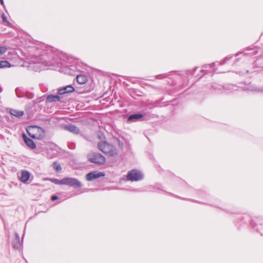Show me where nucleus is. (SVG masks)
<instances>
[{
	"label": "nucleus",
	"mask_w": 263,
	"mask_h": 263,
	"mask_svg": "<svg viewBox=\"0 0 263 263\" xmlns=\"http://www.w3.org/2000/svg\"><path fill=\"white\" fill-rule=\"evenodd\" d=\"M99 149L107 156L113 157L117 155V149L112 144L105 141H101L98 144Z\"/></svg>",
	"instance_id": "nucleus-1"
},
{
	"label": "nucleus",
	"mask_w": 263,
	"mask_h": 263,
	"mask_svg": "<svg viewBox=\"0 0 263 263\" xmlns=\"http://www.w3.org/2000/svg\"><path fill=\"white\" fill-rule=\"evenodd\" d=\"M27 132L29 136L34 139L42 140L45 137L44 130L37 126L29 127Z\"/></svg>",
	"instance_id": "nucleus-2"
},
{
	"label": "nucleus",
	"mask_w": 263,
	"mask_h": 263,
	"mask_svg": "<svg viewBox=\"0 0 263 263\" xmlns=\"http://www.w3.org/2000/svg\"><path fill=\"white\" fill-rule=\"evenodd\" d=\"M88 160L98 165H102L105 163L106 159L102 154L98 153H93L88 155Z\"/></svg>",
	"instance_id": "nucleus-3"
},
{
	"label": "nucleus",
	"mask_w": 263,
	"mask_h": 263,
	"mask_svg": "<svg viewBox=\"0 0 263 263\" xmlns=\"http://www.w3.org/2000/svg\"><path fill=\"white\" fill-rule=\"evenodd\" d=\"M127 179L132 181H137L142 179V174L138 170L129 171L126 176Z\"/></svg>",
	"instance_id": "nucleus-4"
},
{
	"label": "nucleus",
	"mask_w": 263,
	"mask_h": 263,
	"mask_svg": "<svg viewBox=\"0 0 263 263\" xmlns=\"http://www.w3.org/2000/svg\"><path fill=\"white\" fill-rule=\"evenodd\" d=\"M63 185L80 186L81 183L76 179L66 177L63 178Z\"/></svg>",
	"instance_id": "nucleus-5"
},
{
	"label": "nucleus",
	"mask_w": 263,
	"mask_h": 263,
	"mask_svg": "<svg viewBox=\"0 0 263 263\" xmlns=\"http://www.w3.org/2000/svg\"><path fill=\"white\" fill-rule=\"evenodd\" d=\"M105 174L102 172H93L87 174L86 179L88 181H92L100 177L104 176Z\"/></svg>",
	"instance_id": "nucleus-6"
},
{
	"label": "nucleus",
	"mask_w": 263,
	"mask_h": 263,
	"mask_svg": "<svg viewBox=\"0 0 263 263\" xmlns=\"http://www.w3.org/2000/svg\"><path fill=\"white\" fill-rule=\"evenodd\" d=\"M23 138L24 142L28 147H29L31 148H33V149L35 148L36 147V145H35V143H34V142L32 140H31L29 138H28L25 135V134H24L23 135Z\"/></svg>",
	"instance_id": "nucleus-7"
},
{
	"label": "nucleus",
	"mask_w": 263,
	"mask_h": 263,
	"mask_svg": "<svg viewBox=\"0 0 263 263\" xmlns=\"http://www.w3.org/2000/svg\"><path fill=\"white\" fill-rule=\"evenodd\" d=\"M30 176V173L27 171H23L21 173V177L20 178V180L22 182H27L28 179H29Z\"/></svg>",
	"instance_id": "nucleus-8"
},
{
	"label": "nucleus",
	"mask_w": 263,
	"mask_h": 263,
	"mask_svg": "<svg viewBox=\"0 0 263 263\" xmlns=\"http://www.w3.org/2000/svg\"><path fill=\"white\" fill-rule=\"evenodd\" d=\"M87 80V77L84 74H79L77 77V82L80 84H85Z\"/></svg>",
	"instance_id": "nucleus-9"
},
{
	"label": "nucleus",
	"mask_w": 263,
	"mask_h": 263,
	"mask_svg": "<svg viewBox=\"0 0 263 263\" xmlns=\"http://www.w3.org/2000/svg\"><path fill=\"white\" fill-rule=\"evenodd\" d=\"M74 90V89L73 87L71 86H67L66 87L63 88V89H61L59 90V92L60 94H64L65 93L72 92Z\"/></svg>",
	"instance_id": "nucleus-10"
},
{
	"label": "nucleus",
	"mask_w": 263,
	"mask_h": 263,
	"mask_svg": "<svg viewBox=\"0 0 263 263\" xmlns=\"http://www.w3.org/2000/svg\"><path fill=\"white\" fill-rule=\"evenodd\" d=\"M10 113L16 117H21L23 115L24 112L21 110H17L14 109H11L10 110Z\"/></svg>",
	"instance_id": "nucleus-11"
},
{
	"label": "nucleus",
	"mask_w": 263,
	"mask_h": 263,
	"mask_svg": "<svg viewBox=\"0 0 263 263\" xmlns=\"http://www.w3.org/2000/svg\"><path fill=\"white\" fill-rule=\"evenodd\" d=\"M67 129L74 134H78L79 133V128L74 125H69L67 127Z\"/></svg>",
	"instance_id": "nucleus-12"
},
{
	"label": "nucleus",
	"mask_w": 263,
	"mask_h": 263,
	"mask_svg": "<svg viewBox=\"0 0 263 263\" xmlns=\"http://www.w3.org/2000/svg\"><path fill=\"white\" fill-rule=\"evenodd\" d=\"M59 100L60 97L58 96H48L46 99V101L48 102L57 101Z\"/></svg>",
	"instance_id": "nucleus-13"
},
{
	"label": "nucleus",
	"mask_w": 263,
	"mask_h": 263,
	"mask_svg": "<svg viewBox=\"0 0 263 263\" xmlns=\"http://www.w3.org/2000/svg\"><path fill=\"white\" fill-rule=\"evenodd\" d=\"M11 66L10 63L7 61H0V68L10 67Z\"/></svg>",
	"instance_id": "nucleus-14"
},
{
	"label": "nucleus",
	"mask_w": 263,
	"mask_h": 263,
	"mask_svg": "<svg viewBox=\"0 0 263 263\" xmlns=\"http://www.w3.org/2000/svg\"><path fill=\"white\" fill-rule=\"evenodd\" d=\"M52 166L53 168L57 172H60L62 170V167H61V165L60 163H59L57 162H54L52 164Z\"/></svg>",
	"instance_id": "nucleus-15"
},
{
	"label": "nucleus",
	"mask_w": 263,
	"mask_h": 263,
	"mask_svg": "<svg viewBox=\"0 0 263 263\" xmlns=\"http://www.w3.org/2000/svg\"><path fill=\"white\" fill-rule=\"evenodd\" d=\"M50 181L52 183L57 184V185H63V178L61 180H59L58 179L53 178L51 179Z\"/></svg>",
	"instance_id": "nucleus-16"
},
{
	"label": "nucleus",
	"mask_w": 263,
	"mask_h": 263,
	"mask_svg": "<svg viewBox=\"0 0 263 263\" xmlns=\"http://www.w3.org/2000/svg\"><path fill=\"white\" fill-rule=\"evenodd\" d=\"M143 115L142 114H134L130 115L128 118V120H132L133 119H139L142 118Z\"/></svg>",
	"instance_id": "nucleus-17"
},
{
	"label": "nucleus",
	"mask_w": 263,
	"mask_h": 263,
	"mask_svg": "<svg viewBox=\"0 0 263 263\" xmlns=\"http://www.w3.org/2000/svg\"><path fill=\"white\" fill-rule=\"evenodd\" d=\"M3 22L6 24V25L10 26L11 24L7 20V16L5 15L4 13H3L2 15Z\"/></svg>",
	"instance_id": "nucleus-18"
},
{
	"label": "nucleus",
	"mask_w": 263,
	"mask_h": 263,
	"mask_svg": "<svg viewBox=\"0 0 263 263\" xmlns=\"http://www.w3.org/2000/svg\"><path fill=\"white\" fill-rule=\"evenodd\" d=\"M7 50V48L5 46L0 47V55L4 54Z\"/></svg>",
	"instance_id": "nucleus-19"
},
{
	"label": "nucleus",
	"mask_w": 263,
	"mask_h": 263,
	"mask_svg": "<svg viewBox=\"0 0 263 263\" xmlns=\"http://www.w3.org/2000/svg\"><path fill=\"white\" fill-rule=\"evenodd\" d=\"M58 199V197L57 196L54 195L51 197V200H52V201H54Z\"/></svg>",
	"instance_id": "nucleus-20"
},
{
	"label": "nucleus",
	"mask_w": 263,
	"mask_h": 263,
	"mask_svg": "<svg viewBox=\"0 0 263 263\" xmlns=\"http://www.w3.org/2000/svg\"><path fill=\"white\" fill-rule=\"evenodd\" d=\"M0 1H1V4H2L3 3V0H0Z\"/></svg>",
	"instance_id": "nucleus-21"
},
{
	"label": "nucleus",
	"mask_w": 263,
	"mask_h": 263,
	"mask_svg": "<svg viewBox=\"0 0 263 263\" xmlns=\"http://www.w3.org/2000/svg\"><path fill=\"white\" fill-rule=\"evenodd\" d=\"M0 1H1V4H2L3 3V0H0Z\"/></svg>",
	"instance_id": "nucleus-22"
}]
</instances>
